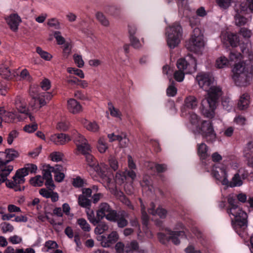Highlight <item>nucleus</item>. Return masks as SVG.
<instances>
[{
    "label": "nucleus",
    "instance_id": "obj_1",
    "mask_svg": "<svg viewBox=\"0 0 253 253\" xmlns=\"http://www.w3.org/2000/svg\"><path fill=\"white\" fill-rule=\"evenodd\" d=\"M196 79L200 87L208 92L207 96L201 102L202 113L205 117L212 118L218 100L222 95L221 88L214 85V78L209 73H200Z\"/></svg>",
    "mask_w": 253,
    "mask_h": 253
},
{
    "label": "nucleus",
    "instance_id": "obj_2",
    "mask_svg": "<svg viewBox=\"0 0 253 253\" xmlns=\"http://www.w3.org/2000/svg\"><path fill=\"white\" fill-rule=\"evenodd\" d=\"M240 47L247 59L235 65L232 78L237 85L245 86L250 84L253 77V51L249 43L242 44Z\"/></svg>",
    "mask_w": 253,
    "mask_h": 253
},
{
    "label": "nucleus",
    "instance_id": "obj_3",
    "mask_svg": "<svg viewBox=\"0 0 253 253\" xmlns=\"http://www.w3.org/2000/svg\"><path fill=\"white\" fill-rule=\"evenodd\" d=\"M227 201L229 206L227 212L231 219L235 220L236 229L241 228L243 230H245L248 223L247 213L237 205L234 195L230 194L227 197Z\"/></svg>",
    "mask_w": 253,
    "mask_h": 253
},
{
    "label": "nucleus",
    "instance_id": "obj_4",
    "mask_svg": "<svg viewBox=\"0 0 253 253\" xmlns=\"http://www.w3.org/2000/svg\"><path fill=\"white\" fill-rule=\"evenodd\" d=\"M37 169L36 165L33 164H28L23 168L18 169L12 180H7L6 185L7 187L13 188L15 191H21L23 190L24 186H21L25 181V177L28 175L29 172L31 173L36 172Z\"/></svg>",
    "mask_w": 253,
    "mask_h": 253
},
{
    "label": "nucleus",
    "instance_id": "obj_5",
    "mask_svg": "<svg viewBox=\"0 0 253 253\" xmlns=\"http://www.w3.org/2000/svg\"><path fill=\"white\" fill-rule=\"evenodd\" d=\"M234 10L235 24L239 26L245 25L250 19L244 15L250 12L253 13V0H246L241 3H236Z\"/></svg>",
    "mask_w": 253,
    "mask_h": 253
},
{
    "label": "nucleus",
    "instance_id": "obj_6",
    "mask_svg": "<svg viewBox=\"0 0 253 253\" xmlns=\"http://www.w3.org/2000/svg\"><path fill=\"white\" fill-rule=\"evenodd\" d=\"M205 44L203 33L199 28H195L193 30L191 38L186 45L187 49L195 53H199L204 49Z\"/></svg>",
    "mask_w": 253,
    "mask_h": 253
},
{
    "label": "nucleus",
    "instance_id": "obj_7",
    "mask_svg": "<svg viewBox=\"0 0 253 253\" xmlns=\"http://www.w3.org/2000/svg\"><path fill=\"white\" fill-rule=\"evenodd\" d=\"M167 41L170 48L178 45L182 38V29L178 23H174L166 29Z\"/></svg>",
    "mask_w": 253,
    "mask_h": 253
},
{
    "label": "nucleus",
    "instance_id": "obj_8",
    "mask_svg": "<svg viewBox=\"0 0 253 253\" xmlns=\"http://www.w3.org/2000/svg\"><path fill=\"white\" fill-rule=\"evenodd\" d=\"M198 130L207 142L212 143L215 141L216 134L210 121H203Z\"/></svg>",
    "mask_w": 253,
    "mask_h": 253
},
{
    "label": "nucleus",
    "instance_id": "obj_9",
    "mask_svg": "<svg viewBox=\"0 0 253 253\" xmlns=\"http://www.w3.org/2000/svg\"><path fill=\"white\" fill-rule=\"evenodd\" d=\"M168 232L169 236L162 233L158 234L159 240L163 244L166 245L171 240L173 244L178 245L180 243L179 239L185 235L183 231L168 230Z\"/></svg>",
    "mask_w": 253,
    "mask_h": 253
},
{
    "label": "nucleus",
    "instance_id": "obj_10",
    "mask_svg": "<svg viewBox=\"0 0 253 253\" xmlns=\"http://www.w3.org/2000/svg\"><path fill=\"white\" fill-rule=\"evenodd\" d=\"M97 216L100 220L105 217L108 220L115 221L116 219L117 212L107 203H104L100 205L97 211Z\"/></svg>",
    "mask_w": 253,
    "mask_h": 253
},
{
    "label": "nucleus",
    "instance_id": "obj_11",
    "mask_svg": "<svg viewBox=\"0 0 253 253\" xmlns=\"http://www.w3.org/2000/svg\"><path fill=\"white\" fill-rule=\"evenodd\" d=\"M187 57L190 59L188 63L185 59H179L177 60L176 64L179 71H182L186 74L196 71L197 67L196 59L191 55H189Z\"/></svg>",
    "mask_w": 253,
    "mask_h": 253
},
{
    "label": "nucleus",
    "instance_id": "obj_12",
    "mask_svg": "<svg viewBox=\"0 0 253 253\" xmlns=\"http://www.w3.org/2000/svg\"><path fill=\"white\" fill-rule=\"evenodd\" d=\"M74 141L77 146V150L83 155H85L91 151V148L87 140L81 134H74Z\"/></svg>",
    "mask_w": 253,
    "mask_h": 253
},
{
    "label": "nucleus",
    "instance_id": "obj_13",
    "mask_svg": "<svg viewBox=\"0 0 253 253\" xmlns=\"http://www.w3.org/2000/svg\"><path fill=\"white\" fill-rule=\"evenodd\" d=\"M19 155V152L13 149H7L4 152H0V162L1 165H6L13 161Z\"/></svg>",
    "mask_w": 253,
    "mask_h": 253
},
{
    "label": "nucleus",
    "instance_id": "obj_14",
    "mask_svg": "<svg viewBox=\"0 0 253 253\" xmlns=\"http://www.w3.org/2000/svg\"><path fill=\"white\" fill-rule=\"evenodd\" d=\"M211 174L216 180L220 182L222 184L224 178L227 177L225 167L220 163H217L213 166Z\"/></svg>",
    "mask_w": 253,
    "mask_h": 253
},
{
    "label": "nucleus",
    "instance_id": "obj_15",
    "mask_svg": "<svg viewBox=\"0 0 253 253\" xmlns=\"http://www.w3.org/2000/svg\"><path fill=\"white\" fill-rule=\"evenodd\" d=\"M7 24L11 30L14 32L18 30L19 24L22 20L20 17L17 13H12L5 18Z\"/></svg>",
    "mask_w": 253,
    "mask_h": 253
},
{
    "label": "nucleus",
    "instance_id": "obj_16",
    "mask_svg": "<svg viewBox=\"0 0 253 253\" xmlns=\"http://www.w3.org/2000/svg\"><path fill=\"white\" fill-rule=\"evenodd\" d=\"M242 179L236 173L234 175L230 181H229L227 177H225L222 181V185H226L230 187H240L243 184Z\"/></svg>",
    "mask_w": 253,
    "mask_h": 253
},
{
    "label": "nucleus",
    "instance_id": "obj_17",
    "mask_svg": "<svg viewBox=\"0 0 253 253\" xmlns=\"http://www.w3.org/2000/svg\"><path fill=\"white\" fill-rule=\"evenodd\" d=\"M50 139L57 145H63L71 140L70 136L64 133L52 135L51 136Z\"/></svg>",
    "mask_w": 253,
    "mask_h": 253
},
{
    "label": "nucleus",
    "instance_id": "obj_18",
    "mask_svg": "<svg viewBox=\"0 0 253 253\" xmlns=\"http://www.w3.org/2000/svg\"><path fill=\"white\" fill-rule=\"evenodd\" d=\"M222 40H226L233 47H236L239 44V37L236 34L227 33L222 36Z\"/></svg>",
    "mask_w": 253,
    "mask_h": 253
},
{
    "label": "nucleus",
    "instance_id": "obj_19",
    "mask_svg": "<svg viewBox=\"0 0 253 253\" xmlns=\"http://www.w3.org/2000/svg\"><path fill=\"white\" fill-rule=\"evenodd\" d=\"M155 206L153 203H151L148 209V212L153 215H158L161 218H165L167 214V211L162 208L159 207L155 210Z\"/></svg>",
    "mask_w": 253,
    "mask_h": 253
},
{
    "label": "nucleus",
    "instance_id": "obj_20",
    "mask_svg": "<svg viewBox=\"0 0 253 253\" xmlns=\"http://www.w3.org/2000/svg\"><path fill=\"white\" fill-rule=\"evenodd\" d=\"M67 108L73 114H77L82 111V106L75 99H70L68 101Z\"/></svg>",
    "mask_w": 253,
    "mask_h": 253
},
{
    "label": "nucleus",
    "instance_id": "obj_21",
    "mask_svg": "<svg viewBox=\"0 0 253 253\" xmlns=\"http://www.w3.org/2000/svg\"><path fill=\"white\" fill-rule=\"evenodd\" d=\"M84 155L85 156L86 161L88 166L92 168L97 173H99L101 172V168L93 156L90 154V152Z\"/></svg>",
    "mask_w": 253,
    "mask_h": 253
},
{
    "label": "nucleus",
    "instance_id": "obj_22",
    "mask_svg": "<svg viewBox=\"0 0 253 253\" xmlns=\"http://www.w3.org/2000/svg\"><path fill=\"white\" fill-rule=\"evenodd\" d=\"M249 103V95L244 93L240 96L237 107L240 110H245L248 107Z\"/></svg>",
    "mask_w": 253,
    "mask_h": 253
},
{
    "label": "nucleus",
    "instance_id": "obj_23",
    "mask_svg": "<svg viewBox=\"0 0 253 253\" xmlns=\"http://www.w3.org/2000/svg\"><path fill=\"white\" fill-rule=\"evenodd\" d=\"M118 239V235L116 232H112L106 239V242H102L101 246L103 247H109L111 244L116 242Z\"/></svg>",
    "mask_w": 253,
    "mask_h": 253
},
{
    "label": "nucleus",
    "instance_id": "obj_24",
    "mask_svg": "<svg viewBox=\"0 0 253 253\" xmlns=\"http://www.w3.org/2000/svg\"><path fill=\"white\" fill-rule=\"evenodd\" d=\"M13 167L11 165H9L4 169H1L0 171V184L6 181L7 176L13 170Z\"/></svg>",
    "mask_w": 253,
    "mask_h": 253
},
{
    "label": "nucleus",
    "instance_id": "obj_25",
    "mask_svg": "<svg viewBox=\"0 0 253 253\" xmlns=\"http://www.w3.org/2000/svg\"><path fill=\"white\" fill-rule=\"evenodd\" d=\"M108 110L110 112V115L112 117L122 120V113L120 111L115 108L111 102L108 103Z\"/></svg>",
    "mask_w": 253,
    "mask_h": 253
},
{
    "label": "nucleus",
    "instance_id": "obj_26",
    "mask_svg": "<svg viewBox=\"0 0 253 253\" xmlns=\"http://www.w3.org/2000/svg\"><path fill=\"white\" fill-rule=\"evenodd\" d=\"M185 106L189 109H194L197 106V100L196 98L193 96H189L185 99Z\"/></svg>",
    "mask_w": 253,
    "mask_h": 253
},
{
    "label": "nucleus",
    "instance_id": "obj_27",
    "mask_svg": "<svg viewBox=\"0 0 253 253\" xmlns=\"http://www.w3.org/2000/svg\"><path fill=\"white\" fill-rule=\"evenodd\" d=\"M77 223L83 231L88 232L91 230L90 225L85 219L80 218L77 219Z\"/></svg>",
    "mask_w": 253,
    "mask_h": 253
},
{
    "label": "nucleus",
    "instance_id": "obj_28",
    "mask_svg": "<svg viewBox=\"0 0 253 253\" xmlns=\"http://www.w3.org/2000/svg\"><path fill=\"white\" fill-rule=\"evenodd\" d=\"M198 152L201 158L206 159L208 156L207 146L204 143L198 144Z\"/></svg>",
    "mask_w": 253,
    "mask_h": 253
},
{
    "label": "nucleus",
    "instance_id": "obj_29",
    "mask_svg": "<svg viewBox=\"0 0 253 253\" xmlns=\"http://www.w3.org/2000/svg\"><path fill=\"white\" fill-rule=\"evenodd\" d=\"M97 224V225L94 229V232L96 234L101 235L109 229L108 225L104 222L99 221V223Z\"/></svg>",
    "mask_w": 253,
    "mask_h": 253
},
{
    "label": "nucleus",
    "instance_id": "obj_30",
    "mask_svg": "<svg viewBox=\"0 0 253 253\" xmlns=\"http://www.w3.org/2000/svg\"><path fill=\"white\" fill-rule=\"evenodd\" d=\"M53 169L49 165H44L43 166L42 170V177L44 179L52 178L51 172H52Z\"/></svg>",
    "mask_w": 253,
    "mask_h": 253
},
{
    "label": "nucleus",
    "instance_id": "obj_31",
    "mask_svg": "<svg viewBox=\"0 0 253 253\" xmlns=\"http://www.w3.org/2000/svg\"><path fill=\"white\" fill-rule=\"evenodd\" d=\"M2 117L3 121L7 123L14 122L16 119H18V121L20 120L17 114L13 112H7Z\"/></svg>",
    "mask_w": 253,
    "mask_h": 253
},
{
    "label": "nucleus",
    "instance_id": "obj_32",
    "mask_svg": "<svg viewBox=\"0 0 253 253\" xmlns=\"http://www.w3.org/2000/svg\"><path fill=\"white\" fill-rule=\"evenodd\" d=\"M229 59L232 61L236 62L241 59L243 60L242 61H244L247 59V57H244L242 52L241 54L238 52L231 51L229 54Z\"/></svg>",
    "mask_w": 253,
    "mask_h": 253
},
{
    "label": "nucleus",
    "instance_id": "obj_33",
    "mask_svg": "<svg viewBox=\"0 0 253 253\" xmlns=\"http://www.w3.org/2000/svg\"><path fill=\"white\" fill-rule=\"evenodd\" d=\"M43 180L44 179L41 175H38L34 177L31 178L30 182V183L34 186L40 187L42 185Z\"/></svg>",
    "mask_w": 253,
    "mask_h": 253
},
{
    "label": "nucleus",
    "instance_id": "obj_34",
    "mask_svg": "<svg viewBox=\"0 0 253 253\" xmlns=\"http://www.w3.org/2000/svg\"><path fill=\"white\" fill-rule=\"evenodd\" d=\"M97 148L101 153H104L108 149V145L104 138H100L98 140Z\"/></svg>",
    "mask_w": 253,
    "mask_h": 253
},
{
    "label": "nucleus",
    "instance_id": "obj_35",
    "mask_svg": "<svg viewBox=\"0 0 253 253\" xmlns=\"http://www.w3.org/2000/svg\"><path fill=\"white\" fill-rule=\"evenodd\" d=\"M0 228L3 233L12 232L14 230V226L7 222H3L0 224Z\"/></svg>",
    "mask_w": 253,
    "mask_h": 253
},
{
    "label": "nucleus",
    "instance_id": "obj_36",
    "mask_svg": "<svg viewBox=\"0 0 253 253\" xmlns=\"http://www.w3.org/2000/svg\"><path fill=\"white\" fill-rule=\"evenodd\" d=\"M51 160L55 162L62 161L64 158V154L60 152H53L50 154Z\"/></svg>",
    "mask_w": 253,
    "mask_h": 253
},
{
    "label": "nucleus",
    "instance_id": "obj_37",
    "mask_svg": "<svg viewBox=\"0 0 253 253\" xmlns=\"http://www.w3.org/2000/svg\"><path fill=\"white\" fill-rule=\"evenodd\" d=\"M96 18L102 25L104 26H108L109 25L108 20L102 13L100 12H97Z\"/></svg>",
    "mask_w": 253,
    "mask_h": 253
},
{
    "label": "nucleus",
    "instance_id": "obj_38",
    "mask_svg": "<svg viewBox=\"0 0 253 253\" xmlns=\"http://www.w3.org/2000/svg\"><path fill=\"white\" fill-rule=\"evenodd\" d=\"M229 61L225 56H221L216 61V66L218 68H223L228 64Z\"/></svg>",
    "mask_w": 253,
    "mask_h": 253
},
{
    "label": "nucleus",
    "instance_id": "obj_39",
    "mask_svg": "<svg viewBox=\"0 0 253 253\" xmlns=\"http://www.w3.org/2000/svg\"><path fill=\"white\" fill-rule=\"evenodd\" d=\"M148 167L150 169H153L155 168L158 172H164L167 169V166L165 164L151 163Z\"/></svg>",
    "mask_w": 253,
    "mask_h": 253
},
{
    "label": "nucleus",
    "instance_id": "obj_40",
    "mask_svg": "<svg viewBox=\"0 0 253 253\" xmlns=\"http://www.w3.org/2000/svg\"><path fill=\"white\" fill-rule=\"evenodd\" d=\"M37 52L41 56L43 59L49 61L52 58V55L47 52L43 50L40 47L38 46L36 48Z\"/></svg>",
    "mask_w": 253,
    "mask_h": 253
},
{
    "label": "nucleus",
    "instance_id": "obj_41",
    "mask_svg": "<svg viewBox=\"0 0 253 253\" xmlns=\"http://www.w3.org/2000/svg\"><path fill=\"white\" fill-rule=\"evenodd\" d=\"M79 204L84 208H87L90 205L91 201L84 195H80L78 199Z\"/></svg>",
    "mask_w": 253,
    "mask_h": 253
},
{
    "label": "nucleus",
    "instance_id": "obj_42",
    "mask_svg": "<svg viewBox=\"0 0 253 253\" xmlns=\"http://www.w3.org/2000/svg\"><path fill=\"white\" fill-rule=\"evenodd\" d=\"M84 126L89 131L95 132L99 129V126L96 122H90L86 121L84 123Z\"/></svg>",
    "mask_w": 253,
    "mask_h": 253
},
{
    "label": "nucleus",
    "instance_id": "obj_43",
    "mask_svg": "<svg viewBox=\"0 0 253 253\" xmlns=\"http://www.w3.org/2000/svg\"><path fill=\"white\" fill-rule=\"evenodd\" d=\"M88 219L89 221L92 223L94 225H97V223H99V221H100V219H99L96 216L95 218L94 217V212L93 211L90 210L86 212Z\"/></svg>",
    "mask_w": 253,
    "mask_h": 253
},
{
    "label": "nucleus",
    "instance_id": "obj_44",
    "mask_svg": "<svg viewBox=\"0 0 253 253\" xmlns=\"http://www.w3.org/2000/svg\"><path fill=\"white\" fill-rule=\"evenodd\" d=\"M117 139L123 147H126L129 141L128 138L126 137V134L125 133H122L120 135V136H117Z\"/></svg>",
    "mask_w": 253,
    "mask_h": 253
},
{
    "label": "nucleus",
    "instance_id": "obj_45",
    "mask_svg": "<svg viewBox=\"0 0 253 253\" xmlns=\"http://www.w3.org/2000/svg\"><path fill=\"white\" fill-rule=\"evenodd\" d=\"M233 1V0H216L218 5L223 9L228 8Z\"/></svg>",
    "mask_w": 253,
    "mask_h": 253
},
{
    "label": "nucleus",
    "instance_id": "obj_46",
    "mask_svg": "<svg viewBox=\"0 0 253 253\" xmlns=\"http://www.w3.org/2000/svg\"><path fill=\"white\" fill-rule=\"evenodd\" d=\"M107 12L111 15L118 16L121 12V8L117 6H110L108 7Z\"/></svg>",
    "mask_w": 253,
    "mask_h": 253
},
{
    "label": "nucleus",
    "instance_id": "obj_47",
    "mask_svg": "<svg viewBox=\"0 0 253 253\" xmlns=\"http://www.w3.org/2000/svg\"><path fill=\"white\" fill-rule=\"evenodd\" d=\"M126 175L124 172H118L116 173L115 176V181L119 184L124 183L126 180Z\"/></svg>",
    "mask_w": 253,
    "mask_h": 253
},
{
    "label": "nucleus",
    "instance_id": "obj_48",
    "mask_svg": "<svg viewBox=\"0 0 253 253\" xmlns=\"http://www.w3.org/2000/svg\"><path fill=\"white\" fill-rule=\"evenodd\" d=\"M253 150V142L250 141L247 144V145L244 149L245 156L246 158H249L251 156V155L252 153Z\"/></svg>",
    "mask_w": 253,
    "mask_h": 253
},
{
    "label": "nucleus",
    "instance_id": "obj_49",
    "mask_svg": "<svg viewBox=\"0 0 253 253\" xmlns=\"http://www.w3.org/2000/svg\"><path fill=\"white\" fill-rule=\"evenodd\" d=\"M19 135V132L16 130H13L10 131L7 138V141L8 144H11L13 140L16 138Z\"/></svg>",
    "mask_w": 253,
    "mask_h": 253
},
{
    "label": "nucleus",
    "instance_id": "obj_50",
    "mask_svg": "<svg viewBox=\"0 0 253 253\" xmlns=\"http://www.w3.org/2000/svg\"><path fill=\"white\" fill-rule=\"evenodd\" d=\"M38 129V125L35 122H33L31 125H26L24 127V130L28 133H32Z\"/></svg>",
    "mask_w": 253,
    "mask_h": 253
},
{
    "label": "nucleus",
    "instance_id": "obj_51",
    "mask_svg": "<svg viewBox=\"0 0 253 253\" xmlns=\"http://www.w3.org/2000/svg\"><path fill=\"white\" fill-rule=\"evenodd\" d=\"M45 247L46 248V252H48L50 250L55 249L58 248V245L56 242L49 240L45 243Z\"/></svg>",
    "mask_w": 253,
    "mask_h": 253
},
{
    "label": "nucleus",
    "instance_id": "obj_52",
    "mask_svg": "<svg viewBox=\"0 0 253 253\" xmlns=\"http://www.w3.org/2000/svg\"><path fill=\"white\" fill-rule=\"evenodd\" d=\"M53 35L58 44L61 45L65 43V40L61 36V33L59 31H55Z\"/></svg>",
    "mask_w": 253,
    "mask_h": 253
},
{
    "label": "nucleus",
    "instance_id": "obj_53",
    "mask_svg": "<svg viewBox=\"0 0 253 253\" xmlns=\"http://www.w3.org/2000/svg\"><path fill=\"white\" fill-rule=\"evenodd\" d=\"M222 105L224 109L229 111L231 110L233 103L229 98H224L222 101Z\"/></svg>",
    "mask_w": 253,
    "mask_h": 253
},
{
    "label": "nucleus",
    "instance_id": "obj_54",
    "mask_svg": "<svg viewBox=\"0 0 253 253\" xmlns=\"http://www.w3.org/2000/svg\"><path fill=\"white\" fill-rule=\"evenodd\" d=\"M47 25L49 26L53 27L55 29H60L59 22L55 18L49 19L47 22Z\"/></svg>",
    "mask_w": 253,
    "mask_h": 253
},
{
    "label": "nucleus",
    "instance_id": "obj_55",
    "mask_svg": "<svg viewBox=\"0 0 253 253\" xmlns=\"http://www.w3.org/2000/svg\"><path fill=\"white\" fill-rule=\"evenodd\" d=\"M109 162L110 167L114 170H116L118 168V163L116 159L111 156L109 159Z\"/></svg>",
    "mask_w": 253,
    "mask_h": 253
},
{
    "label": "nucleus",
    "instance_id": "obj_56",
    "mask_svg": "<svg viewBox=\"0 0 253 253\" xmlns=\"http://www.w3.org/2000/svg\"><path fill=\"white\" fill-rule=\"evenodd\" d=\"M0 72L2 77L5 79L9 78L11 75V72L8 67H1Z\"/></svg>",
    "mask_w": 253,
    "mask_h": 253
},
{
    "label": "nucleus",
    "instance_id": "obj_57",
    "mask_svg": "<svg viewBox=\"0 0 253 253\" xmlns=\"http://www.w3.org/2000/svg\"><path fill=\"white\" fill-rule=\"evenodd\" d=\"M131 45L135 48H138L141 46V44L138 39L136 37L129 38Z\"/></svg>",
    "mask_w": 253,
    "mask_h": 253
},
{
    "label": "nucleus",
    "instance_id": "obj_58",
    "mask_svg": "<svg viewBox=\"0 0 253 253\" xmlns=\"http://www.w3.org/2000/svg\"><path fill=\"white\" fill-rule=\"evenodd\" d=\"M239 33L243 38L247 39L250 38L252 35L251 31L245 28H241Z\"/></svg>",
    "mask_w": 253,
    "mask_h": 253
},
{
    "label": "nucleus",
    "instance_id": "obj_59",
    "mask_svg": "<svg viewBox=\"0 0 253 253\" xmlns=\"http://www.w3.org/2000/svg\"><path fill=\"white\" fill-rule=\"evenodd\" d=\"M185 74L186 73L184 72L178 70L174 73V78L177 82H181L184 79Z\"/></svg>",
    "mask_w": 253,
    "mask_h": 253
},
{
    "label": "nucleus",
    "instance_id": "obj_60",
    "mask_svg": "<svg viewBox=\"0 0 253 253\" xmlns=\"http://www.w3.org/2000/svg\"><path fill=\"white\" fill-rule=\"evenodd\" d=\"M74 60L78 67L82 68L84 66V62L81 55L75 54L74 55Z\"/></svg>",
    "mask_w": 253,
    "mask_h": 253
},
{
    "label": "nucleus",
    "instance_id": "obj_61",
    "mask_svg": "<svg viewBox=\"0 0 253 253\" xmlns=\"http://www.w3.org/2000/svg\"><path fill=\"white\" fill-rule=\"evenodd\" d=\"M236 173L238 174V175L244 180L247 178L249 176V172L244 168H240Z\"/></svg>",
    "mask_w": 253,
    "mask_h": 253
},
{
    "label": "nucleus",
    "instance_id": "obj_62",
    "mask_svg": "<svg viewBox=\"0 0 253 253\" xmlns=\"http://www.w3.org/2000/svg\"><path fill=\"white\" fill-rule=\"evenodd\" d=\"M199 120L200 118L198 116L197 114L194 113L193 112L190 114V121L192 125L197 126L199 122Z\"/></svg>",
    "mask_w": 253,
    "mask_h": 253
},
{
    "label": "nucleus",
    "instance_id": "obj_63",
    "mask_svg": "<svg viewBox=\"0 0 253 253\" xmlns=\"http://www.w3.org/2000/svg\"><path fill=\"white\" fill-rule=\"evenodd\" d=\"M177 92V89L172 84L170 85L167 90V95L169 96H174Z\"/></svg>",
    "mask_w": 253,
    "mask_h": 253
},
{
    "label": "nucleus",
    "instance_id": "obj_64",
    "mask_svg": "<svg viewBox=\"0 0 253 253\" xmlns=\"http://www.w3.org/2000/svg\"><path fill=\"white\" fill-rule=\"evenodd\" d=\"M4 253H24V250L22 249L15 250L13 247L9 246L5 250Z\"/></svg>",
    "mask_w": 253,
    "mask_h": 253
}]
</instances>
